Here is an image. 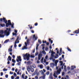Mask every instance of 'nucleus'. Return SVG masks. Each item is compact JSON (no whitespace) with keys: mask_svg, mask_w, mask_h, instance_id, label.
Returning <instances> with one entry per match:
<instances>
[{"mask_svg":"<svg viewBox=\"0 0 79 79\" xmlns=\"http://www.w3.org/2000/svg\"><path fill=\"white\" fill-rule=\"evenodd\" d=\"M49 48H50V49H52V45H50L49 46Z\"/></svg>","mask_w":79,"mask_h":79,"instance_id":"nucleus-60","label":"nucleus"},{"mask_svg":"<svg viewBox=\"0 0 79 79\" xmlns=\"http://www.w3.org/2000/svg\"><path fill=\"white\" fill-rule=\"evenodd\" d=\"M61 68H60L57 70V72L56 73L57 75H58V74H60V72H61Z\"/></svg>","mask_w":79,"mask_h":79,"instance_id":"nucleus-6","label":"nucleus"},{"mask_svg":"<svg viewBox=\"0 0 79 79\" xmlns=\"http://www.w3.org/2000/svg\"><path fill=\"white\" fill-rule=\"evenodd\" d=\"M27 65L28 64H31L32 63V62L31 61H28L27 62Z\"/></svg>","mask_w":79,"mask_h":79,"instance_id":"nucleus-22","label":"nucleus"},{"mask_svg":"<svg viewBox=\"0 0 79 79\" xmlns=\"http://www.w3.org/2000/svg\"><path fill=\"white\" fill-rule=\"evenodd\" d=\"M39 53L37 52H36V53H35V56H37L38 54Z\"/></svg>","mask_w":79,"mask_h":79,"instance_id":"nucleus-52","label":"nucleus"},{"mask_svg":"<svg viewBox=\"0 0 79 79\" xmlns=\"http://www.w3.org/2000/svg\"><path fill=\"white\" fill-rule=\"evenodd\" d=\"M25 46H24L23 48H22V50H24V49H27V43L25 42Z\"/></svg>","mask_w":79,"mask_h":79,"instance_id":"nucleus-8","label":"nucleus"},{"mask_svg":"<svg viewBox=\"0 0 79 79\" xmlns=\"http://www.w3.org/2000/svg\"><path fill=\"white\" fill-rule=\"evenodd\" d=\"M8 23H11V20H8Z\"/></svg>","mask_w":79,"mask_h":79,"instance_id":"nucleus-51","label":"nucleus"},{"mask_svg":"<svg viewBox=\"0 0 79 79\" xmlns=\"http://www.w3.org/2000/svg\"><path fill=\"white\" fill-rule=\"evenodd\" d=\"M59 63H60L61 66H62L63 65V61H60Z\"/></svg>","mask_w":79,"mask_h":79,"instance_id":"nucleus-31","label":"nucleus"},{"mask_svg":"<svg viewBox=\"0 0 79 79\" xmlns=\"http://www.w3.org/2000/svg\"><path fill=\"white\" fill-rule=\"evenodd\" d=\"M4 23H5V24H6L7 23V20H6V19L5 18H3V19Z\"/></svg>","mask_w":79,"mask_h":79,"instance_id":"nucleus-14","label":"nucleus"},{"mask_svg":"<svg viewBox=\"0 0 79 79\" xmlns=\"http://www.w3.org/2000/svg\"><path fill=\"white\" fill-rule=\"evenodd\" d=\"M38 67H40V69H42L44 68V66H43V65L42 64L38 65Z\"/></svg>","mask_w":79,"mask_h":79,"instance_id":"nucleus-17","label":"nucleus"},{"mask_svg":"<svg viewBox=\"0 0 79 79\" xmlns=\"http://www.w3.org/2000/svg\"><path fill=\"white\" fill-rule=\"evenodd\" d=\"M5 77L6 78H8V75H5Z\"/></svg>","mask_w":79,"mask_h":79,"instance_id":"nucleus-59","label":"nucleus"},{"mask_svg":"<svg viewBox=\"0 0 79 79\" xmlns=\"http://www.w3.org/2000/svg\"><path fill=\"white\" fill-rule=\"evenodd\" d=\"M49 53H51V57L53 58L54 57V55H53V53H54V52H53V51H52L51 50H50V51L49 52Z\"/></svg>","mask_w":79,"mask_h":79,"instance_id":"nucleus-7","label":"nucleus"},{"mask_svg":"<svg viewBox=\"0 0 79 79\" xmlns=\"http://www.w3.org/2000/svg\"><path fill=\"white\" fill-rule=\"evenodd\" d=\"M7 61H11V57H10V56H9L8 57V59H7Z\"/></svg>","mask_w":79,"mask_h":79,"instance_id":"nucleus-18","label":"nucleus"},{"mask_svg":"<svg viewBox=\"0 0 79 79\" xmlns=\"http://www.w3.org/2000/svg\"><path fill=\"white\" fill-rule=\"evenodd\" d=\"M74 34H79V29H78V30H77L73 32Z\"/></svg>","mask_w":79,"mask_h":79,"instance_id":"nucleus-12","label":"nucleus"},{"mask_svg":"<svg viewBox=\"0 0 79 79\" xmlns=\"http://www.w3.org/2000/svg\"><path fill=\"white\" fill-rule=\"evenodd\" d=\"M9 26H11V23H7L6 24V27H8Z\"/></svg>","mask_w":79,"mask_h":79,"instance_id":"nucleus-10","label":"nucleus"},{"mask_svg":"<svg viewBox=\"0 0 79 79\" xmlns=\"http://www.w3.org/2000/svg\"><path fill=\"white\" fill-rule=\"evenodd\" d=\"M0 26H1V27H5V24H0Z\"/></svg>","mask_w":79,"mask_h":79,"instance_id":"nucleus-30","label":"nucleus"},{"mask_svg":"<svg viewBox=\"0 0 79 79\" xmlns=\"http://www.w3.org/2000/svg\"><path fill=\"white\" fill-rule=\"evenodd\" d=\"M40 72H41V74L42 75H45L44 74V73L43 72V70H41V71H40Z\"/></svg>","mask_w":79,"mask_h":79,"instance_id":"nucleus-27","label":"nucleus"},{"mask_svg":"<svg viewBox=\"0 0 79 79\" xmlns=\"http://www.w3.org/2000/svg\"><path fill=\"white\" fill-rule=\"evenodd\" d=\"M18 40H19V37L18 36L17 37V39L16 40L15 43H16V44H17V43H18V44L19 43V41Z\"/></svg>","mask_w":79,"mask_h":79,"instance_id":"nucleus-13","label":"nucleus"},{"mask_svg":"<svg viewBox=\"0 0 79 79\" xmlns=\"http://www.w3.org/2000/svg\"><path fill=\"white\" fill-rule=\"evenodd\" d=\"M16 47H17V45H16V43H15L14 48H16Z\"/></svg>","mask_w":79,"mask_h":79,"instance_id":"nucleus-40","label":"nucleus"},{"mask_svg":"<svg viewBox=\"0 0 79 79\" xmlns=\"http://www.w3.org/2000/svg\"><path fill=\"white\" fill-rule=\"evenodd\" d=\"M24 74H22V78H23V79H24Z\"/></svg>","mask_w":79,"mask_h":79,"instance_id":"nucleus-44","label":"nucleus"},{"mask_svg":"<svg viewBox=\"0 0 79 79\" xmlns=\"http://www.w3.org/2000/svg\"><path fill=\"white\" fill-rule=\"evenodd\" d=\"M46 68L48 70H49V69H50V67L47 66L46 67Z\"/></svg>","mask_w":79,"mask_h":79,"instance_id":"nucleus-47","label":"nucleus"},{"mask_svg":"<svg viewBox=\"0 0 79 79\" xmlns=\"http://www.w3.org/2000/svg\"><path fill=\"white\" fill-rule=\"evenodd\" d=\"M3 31L1 30L0 31V37H2L3 36Z\"/></svg>","mask_w":79,"mask_h":79,"instance_id":"nucleus-9","label":"nucleus"},{"mask_svg":"<svg viewBox=\"0 0 79 79\" xmlns=\"http://www.w3.org/2000/svg\"><path fill=\"white\" fill-rule=\"evenodd\" d=\"M21 62H19L17 64L18 65V66H21Z\"/></svg>","mask_w":79,"mask_h":79,"instance_id":"nucleus-43","label":"nucleus"},{"mask_svg":"<svg viewBox=\"0 0 79 79\" xmlns=\"http://www.w3.org/2000/svg\"><path fill=\"white\" fill-rule=\"evenodd\" d=\"M53 76L54 77H55V78H57V76L56 75V73H54Z\"/></svg>","mask_w":79,"mask_h":79,"instance_id":"nucleus-24","label":"nucleus"},{"mask_svg":"<svg viewBox=\"0 0 79 79\" xmlns=\"http://www.w3.org/2000/svg\"><path fill=\"white\" fill-rule=\"evenodd\" d=\"M11 30V29L10 28H6V30H5L4 31V33L7 36H8V35H10V31Z\"/></svg>","mask_w":79,"mask_h":79,"instance_id":"nucleus-2","label":"nucleus"},{"mask_svg":"<svg viewBox=\"0 0 79 79\" xmlns=\"http://www.w3.org/2000/svg\"><path fill=\"white\" fill-rule=\"evenodd\" d=\"M43 60H44V57H43L41 60V62L42 63H44Z\"/></svg>","mask_w":79,"mask_h":79,"instance_id":"nucleus-35","label":"nucleus"},{"mask_svg":"<svg viewBox=\"0 0 79 79\" xmlns=\"http://www.w3.org/2000/svg\"><path fill=\"white\" fill-rule=\"evenodd\" d=\"M45 75H44L43 76L40 77V78H42L43 79H45Z\"/></svg>","mask_w":79,"mask_h":79,"instance_id":"nucleus-25","label":"nucleus"},{"mask_svg":"<svg viewBox=\"0 0 79 79\" xmlns=\"http://www.w3.org/2000/svg\"><path fill=\"white\" fill-rule=\"evenodd\" d=\"M74 68H76V66H72V69H74Z\"/></svg>","mask_w":79,"mask_h":79,"instance_id":"nucleus-37","label":"nucleus"},{"mask_svg":"<svg viewBox=\"0 0 79 79\" xmlns=\"http://www.w3.org/2000/svg\"><path fill=\"white\" fill-rule=\"evenodd\" d=\"M49 73H50V72L48 71V72H47L46 73V74H47V75H48V74H49Z\"/></svg>","mask_w":79,"mask_h":79,"instance_id":"nucleus-50","label":"nucleus"},{"mask_svg":"<svg viewBox=\"0 0 79 79\" xmlns=\"http://www.w3.org/2000/svg\"><path fill=\"white\" fill-rule=\"evenodd\" d=\"M38 25V23H35V26H37Z\"/></svg>","mask_w":79,"mask_h":79,"instance_id":"nucleus-53","label":"nucleus"},{"mask_svg":"<svg viewBox=\"0 0 79 79\" xmlns=\"http://www.w3.org/2000/svg\"><path fill=\"white\" fill-rule=\"evenodd\" d=\"M55 66L54 63H50V67L51 68H53Z\"/></svg>","mask_w":79,"mask_h":79,"instance_id":"nucleus-11","label":"nucleus"},{"mask_svg":"<svg viewBox=\"0 0 79 79\" xmlns=\"http://www.w3.org/2000/svg\"><path fill=\"white\" fill-rule=\"evenodd\" d=\"M10 74H13V72H10Z\"/></svg>","mask_w":79,"mask_h":79,"instance_id":"nucleus-46","label":"nucleus"},{"mask_svg":"<svg viewBox=\"0 0 79 79\" xmlns=\"http://www.w3.org/2000/svg\"><path fill=\"white\" fill-rule=\"evenodd\" d=\"M29 57H30V54L26 53L25 55H24L23 56V58L26 60V59L28 61L29 60Z\"/></svg>","mask_w":79,"mask_h":79,"instance_id":"nucleus-1","label":"nucleus"},{"mask_svg":"<svg viewBox=\"0 0 79 79\" xmlns=\"http://www.w3.org/2000/svg\"><path fill=\"white\" fill-rule=\"evenodd\" d=\"M59 56L58 54H56L55 56V58H57Z\"/></svg>","mask_w":79,"mask_h":79,"instance_id":"nucleus-26","label":"nucleus"},{"mask_svg":"<svg viewBox=\"0 0 79 79\" xmlns=\"http://www.w3.org/2000/svg\"><path fill=\"white\" fill-rule=\"evenodd\" d=\"M62 76H64V72H63L62 73Z\"/></svg>","mask_w":79,"mask_h":79,"instance_id":"nucleus-58","label":"nucleus"},{"mask_svg":"<svg viewBox=\"0 0 79 79\" xmlns=\"http://www.w3.org/2000/svg\"><path fill=\"white\" fill-rule=\"evenodd\" d=\"M13 47V45H11L10 47H9L8 50H12V48Z\"/></svg>","mask_w":79,"mask_h":79,"instance_id":"nucleus-34","label":"nucleus"},{"mask_svg":"<svg viewBox=\"0 0 79 79\" xmlns=\"http://www.w3.org/2000/svg\"><path fill=\"white\" fill-rule=\"evenodd\" d=\"M46 45H49V43L48 42H46Z\"/></svg>","mask_w":79,"mask_h":79,"instance_id":"nucleus-63","label":"nucleus"},{"mask_svg":"<svg viewBox=\"0 0 79 79\" xmlns=\"http://www.w3.org/2000/svg\"><path fill=\"white\" fill-rule=\"evenodd\" d=\"M14 24H12V23H11V27H12V28H13V29H14V28H15V27H14Z\"/></svg>","mask_w":79,"mask_h":79,"instance_id":"nucleus-33","label":"nucleus"},{"mask_svg":"<svg viewBox=\"0 0 79 79\" xmlns=\"http://www.w3.org/2000/svg\"><path fill=\"white\" fill-rule=\"evenodd\" d=\"M62 50H60V52L59 53V55L60 56L61 55V52Z\"/></svg>","mask_w":79,"mask_h":79,"instance_id":"nucleus-28","label":"nucleus"},{"mask_svg":"<svg viewBox=\"0 0 79 79\" xmlns=\"http://www.w3.org/2000/svg\"><path fill=\"white\" fill-rule=\"evenodd\" d=\"M14 76H16V73H14Z\"/></svg>","mask_w":79,"mask_h":79,"instance_id":"nucleus-56","label":"nucleus"},{"mask_svg":"<svg viewBox=\"0 0 79 79\" xmlns=\"http://www.w3.org/2000/svg\"><path fill=\"white\" fill-rule=\"evenodd\" d=\"M18 69H15V73H17V72H18Z\"/></svg>","mask_w":79,"mask_h":79,"instance_id":"nucleus-55","label":"nucleus"},{"mask_svg":"<svg viewBox=\"0 0 79 79\" xmlns=\"http://www.w3.org/2000/svg\"><path fill=\"white\" fill-rule=\"evenodd\" d=\"M49 42H50L51 44H52L53 43V40H51V39H49Z\"/></svg>","mask_w":79,"mask_h":79,"instance_id":"nucleus-23","label":"nucleus"},{"mask_svg":"<svg viewBox=\"0 0 79 79\" xmlns=\"http://www.w3.org/2000/svg\"><path fill=\"white\" fill-rule=\"evenodd\" d=\"M33 75H35L36 74L37 76H39V73L37 72V70H36L35 72L33 73Z\"/></svg>","mask_w":79,"mask_h":79,"instance_id":"nucleus-5","label":"nucleus"},{"mask_svg":"<svg viewBox=\"0 0 79 79\" xmlns=\"http://www.w3.org/2000/svg\"><path fill=\"white\" fill-rule=\"evenodd\" d=\"M42 57V56L41 55V54H39L38 55V59L39 60H40V58Z\"/></svg>","mask_w":79,"mask_h":79,"instance_id":"nucleus-16","label":"nucleus"},{"mask_svg":"<svg viewBox=\"0 0 79 79\" xmlns=\"http://www.w3.org/2000/svg\"><path fill=\"white\" fill-rule=\"evenodd\" d=\"M49 78H50V79H53V77H52V73L50 74Z\"/></svg>","mask_w":79,"mask_h":79,"instance_id":"nucleus-19","label":"nucleus"},{"mask_svg":"<svg viewBox=\"0 0 79 79\" xmlns=\"http://www.w3.org/2000/svg\"><path fill=\"white\" fill-rule=\"evenodd\" d=\"M31 32L32 33H34V30H31Z\"/></svg>","mask_w":79,"mask_h":79,"instance_id":"nucleus-61","label":"nucleus"},{"mask_svg":"<svg viewBox=\"0 0 79 79\" xmlns=\"http://www.w3.org/2000/svg\"><path fill=\"white\" fill-rule=\"evenodd\" d=\"M17 59H16V61L17 62H19V61L21 62V56H17Z\"/></svg>","mask_w":79,"mask_h":79,"instance_id":"nucleus-4","label":"nucleus"},{"mask_svg":"<svg viewBox=\"0 0 79 79\" xmlns=\"http://www.w3.org/2000/svg\"><path fill=\"white\" fill-rule=\"evenodd\" d=\"M45 43H47V41H44L43 40V44H45Z\"/></svg>","mask_w":79,"mask_h":79,"instance_id":"nucleus-49","label":"nucleus"},{"mask_svg":"<svg viewBox=\"0 0 79 79\" xmlns=\"http://www.w3.org/2000/svg\"><path fill=\"white\" fill-rule=\"evenodd\" d=\"M52 61L53 62H55V66H56V69H58V67H57V63H58V60H55V59H53Z\"/></svg>","mask_w":79,"mask_h":79,"instance_id":"nucleus-3","label":"nucleus"},{"mask_svg":"<svg viewBox=\"0 0 79 79\" xmlns=\"http://www.w3.org/2000/svg\"><path fill=\"white\" fill-rule=\"evenodd\" d=\"M30 57H31V58H34L35 57V56L34 55H31L30 56Z\"/></svg>","mask_w":79,"mask_h":79,"instance_id":"nucleus-48","label":"nucleus"},{"mask_svg":"<svg viewBox=\"0 0 79 79\" xmlns=\"http://www.w3.org/2000/svg\"><path fill=\"white\" fill-rule=\"evenodd\" d=\"M31 72H34V69H31Z\"/></svg>","mask_w":79,"mask_h":79,"instance_id":"nucleus-45","label":"nucleus"},{"mask_svg":"<svg viewBox=\"0 0 79 79\" xmlns=\"http://www.w3.org/2000/svg\"><path fill=\"white\" fill-rule=\"evenodd\" d=\"M3 72H1V76H3Z\"/></svg>","mask_w":79,"mask_h":79,"instance_id":"nucleus-57","label":"nucleus"},{"mask_svg":"<svg viewBox=\"0 0 79 79\" xmlns=\"http://www.w3.org/2000/svg\"><path fill=\"white\" fill-rule=\"evenodd\" d=\"M42 53L43 54H46V52H45V51L43 50L42 52Z\"/></svg>","mask_w":79,"mask_h":79,"instance_id":"nucleus-38","label":"nucleus"},{"mask_svg":"<svg viewBox=\"0 0 79 79\" xmlns=\"http://www.w3.org/2000/svg\"><path fill=\"white\" fill-rule=\"evenodd\" d=\"M9 40H6L4 42V44H5L6 43H7V42H8Z\"/></svg>","mask_w":79,"mask_h":79,"instance_id":"nucleus-21","label":"nucleus"},{"mask_svg":"<svg viewBox=\"0 0 79 79\" xmlns=\"http://www.w3.org/2000/svg\"><path fill=\"white\" fill-rule=\"evenodd\" d=\"M12 61L13 63H16V60H14V59H12Z\"/></svg>","mask_w":79,"mask_h":79,"instance_id":"nucleus-39","label":"nucleus"},{"mask_svg":"<svg viewBox=\"0 0 79 79\" xmlns=\"http://www.w3.org/2000/svg\"><path fill=\"white\" fill-rule=\"evenodd\" d=\"M39 44H36V50L38 49V47H39Z\"/></svg>","mask_w":79,"mask_h":79,"instance_id":"nucleus-32","label":"nucleus"},{"mask_svg":"<svg viewBox=\"0 0 79 79\" xmlns=\"http://www.w3.org/2000/svg\"><path fill=\"white\" fill-rule=\"evenodd\" d=\"M8 70V69H6V68H4L3 69V71H6Z\"/></svg>","mask_w":79,"mask_h":79,"instance_id":"nucleus-36","label":"nucleus"},{"mask_svg":"<svg viewBox=\"0 0 79 79\" xmlns=\"http://www.w3.org/2000/svg\"><path fill=\"white\" fill-rule=\"evenodd\" d=\"M12 35H17V34L16 33H15L14 32H13L12 33Z\"/></svg>","mask_w":79,"mask_h":79,"instance_id":"nucleus-42","label":"nucleus"},{"mask_svg":"<svg viewBox=\"0 0 79 79\" xmlns=\"http://www.w3.org/2000/svg\"><path fill=\"white\" fill-rule=\"evenodd\" d=\"M27 44H29V39H27Z\"/></svg>","mask_w":79,"mask_h":79,"instance_id":"nucleus-41","label":"nucleus"},{"mask_svg":"<svg viewBox=\"0 0 79 79\" xmlns=\"http://www.w3.org/2000/svg\"><path fill=\"white\" fill-rule=\"evenodd\" d=\"M38 42L40 44H42V41H41V40H38Z\"/></svg>","mask_w":79,"mask_h":79,"instance_id":"nucleus-29","label":"nucleus"},{"mask_svg":"<svg viewBox=\"0 0 79 79\" xmlns=\"http://www.w3.org/2000/svg\"><path fill=\"white\" fill-rule=\"evenodd\" d=\"M35 79H38V77H37V76L35 77Z\"/></svg>","mask_w":79,"mask_h":79,"instance_id":"nucleus-64","label":"nucleus"},{"mask_svg":"<svg viewBox=\"0 0 79 79\" xmlns=\"http://www.w3.org/2000/svg\"><path fill=\"white\" fill-rule=\"evenodd\" d=\"M48 59V56L47 55L46 56L45 59L44 60V63L46 62V60H47Z\"/></svg>","mask_w":79,"mask_h":79,"instance_id":"nucleus-15","label":"nucleus"},{"mask_svg":"<svg viewBox=\"0 0 79 79\" xmlns=\"http://www.w3.org/2000/svg\"><path fill=\"white\" fill-rule=\"evenodd\" d=\"M21 45H22L21 44H19V47H21Z\"/></svg>","mask_w":79,"mask_h":79,"instance_id":"nucleus-62","label":"nucleus"},{"mask_svg":"<svg viewBox=\"0 0 79 79\" xmlns=\"http://www.w3.org/2000/svg\"><path fill=\"white\" fill-rule=\"evenodd\" d=\"M27 70L28 72L30 71L31 69H30V67H29V66H28L27 67Z\"/></svg>","mask_w":79,"mask_h":79,"instance_id":"nucleus-20","label":"nucleus"},{"mask_svg":"<svg viewBox=\"0 0 79 79\" xmlns=\"http://www.w3.org/2000/svg\"><path fill=\"white\" fill-rule=\"evenodd\" d=\"M15 79V77H14V76H11V79Z\"/></svg>","mask_w":79,"mask_h":79,"instance_id":"nucleus-54","label":"nucleus"}]
</instances>
